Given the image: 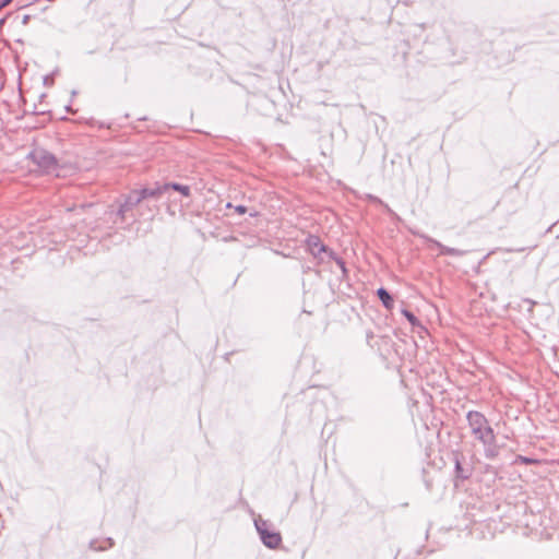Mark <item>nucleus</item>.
<instances>
[{
	"instance_id": "obj_11",
	"label": "nucleus",
	"mask_w": 559,
	"mask_h": 559,
	"mask_svg": "<svg viewBox=\"0 0 559 559\" xmlns=\"http://www.w3.org/2000/svg\"><path fill=\"white\" fill-rule=\"evenodd\" d=\"M11 2H12V0H1L0 1V10H2L7 5H9Z\"/></svg>"
},
{
	"instance_id": "obj_10",
	"label": "nucleus",
	"mask_w": 559,
	"mask_h": 559,
	"mask_svg": "<svg viewBox=\"0 0 559 559\" xmlns=\"http://www.w3.org/2000/svg\"><path fill=\"white\" fill-rule=\"evenodd\" d=\"M403 314L405 316V318L408 320V322L413 325L417 324L418 323V320L417 318L414 316V313H412L411 311L408 310H403Z\"/></svg>"
},
{
	"instance_id": "obj_2",
	"label": "nucleus",
	"mask_w": 559,
	"mask_h": 559,
	"mask_svg": "<svg viewBox=\"0 0 559 559\" xmlns=\"http://www.w3.org/2000/svg\"><path fill=\"white\" fill-rule=\"evenodd\" d=\"M167 190H169V185H156L153 188H143L141 190L131 192L126 198L124 202L119 205V209L116 212L117 218H119L120 222L123 223L126 213L128 211H131L142 200L148 198L157 199Z\"/></svg>"
},
{
	"instance_id": "obj_4",
	"label": "nucleus",
	"mask_w": 559,
	"mask_h": 559,
	"mask_svg": "<svg viewBox=\"0 0 559 559\" xmlns=\"http://www.w3.org/2000/svg\"><path fill=\"white\" fill-rule=\"evenodd\" d=\"M28 156L44 173L58 175V160L50 152L37 147Z\"/></svg>"
},
{
	"instance_id": "obj_5",
	"label": "nucleus",
	"mask_w": 559,
	"mask_h": 559,
	"mask_svg": "<svg viewBox=\"0 0 559 559\" xmlns=\"http://www.w3.org/2000/svg\"><path fill=\"white\" fill-rule=\"evenodd\" d=\"M307 248L313 257H319L325 251V246L321 242L320 238L314 235H310L306 240Z\"/></svg>"
},
{
	"instance_id": "obj_9",
	"label": "nucleus",
	"mask_w": 559,
	"mask_h": 559,
	"mask_svg": "<svg viewBox=\"0 0 559 559\" xmlns=\"http://www.w3.org/2000/svg\"><path fill=\"white\" fill-rule=\"evenodd\" d=\"M169 185V189H174L175 191H178L180 194H182L183 197H190V187L189 186H185V185H180V183H168Z\"/></svg>"
},
{
	"instance_id": "obj_13",
	"label": "nucleus",
	"mask_w": 559,
	"mask_h": 559,
	"mask_svg": "<svg viewBox=\"0 0 559 559\" xmlns=\"http://www.w3.org/2000/svg\"><path fill=\"white\" fill-rule=\"evenodd\" d=\"M236 211H237L239 214H245V213H246V211H247V209H246V206H243V205H238V206L236 207Z\"/></svg>"
},
{
	"instance_id": "obj_17",
	"label": "nucleus",
	"mask_w": 559,
	"mask_h": 559,
	"mask_svg": "<svg viewBox=\"0 0 559 559\" xmlns=\"http://www.w3.org/2000/svg\"><path fill=\"white\" fill-rule=\"evenodd\" d=\"M5 20L4 19H1L0 20V27L4 24Z\"/></svg>"
},
{
	"instance_id": "obj_14",
	"label": "nucleus",
	"mask_w": 559,
	"mask_h": 559,
	"mask_svg": "<svg viewBox=\"0 0 559 559\" xmlns=\"http://www.w3.org/2000/svg\"><path fill=\"white\" fill-rule=\"evenodd\" d=\"M106 542H107V548H109V547H111V546H112L111 538L107 537V538H106Z\"/></svg>"
},
{
	"instance_id": "obj_7",
	"label": "nucleus",
	"mask_w": 559,
	"mask_h": 559,
	"mask_svg": "<svg viewBox=\"0 0 559 559\" xmlns=\"http://www.w3.org/2000/svg\"><path fill=\"white\" fill-rule=\"evenodd\" d=\"M377 295L386 309L393 308V299L384 288H379Z\"/></svg>"
},
{
	"instance_id": "obj_8",
	"label": "nucleus",
	"mask_w": 559,
	"mask_h": 559,
	"mask_svg": "<svg viewBox=\"0 0 559 559\" xmlns=\"http://www.w3.org/2000/svg\"><path fill=\"white\" fill-rule=\"evenodd\" d=\"M471 476V472L468 469H465L459 457L455 459V478L456 479H461V480H465L467 479L468 477Z\"/></svg>"
},
{
	"instance_id": "obj_16",
	"label": "nucleus",
	"mask_w": 559,
	"mask_h": 559,
	"mask_svg": "<svg viewBox=\"0 0 559 559\" xmlns=\"http://www.w3.org/2000/svg\"><path fill=\"white\" fill-rule=\"evenodd\" d=\"M27 21H28V16H27V15H25V16H24V19H23V23H24V24H26V23H27Z\"/></svg>"
},
{
	"instance_id": "obj_6",
	"label": "nucleus",
	"mask_w": 559,
	"mask_h": 559,
	"mask_svg": "<svg viewBox=\"0 0 559 559\" xmlns=\"http://www.w3.org/2000/svg\"><path fill=\"white\" fill-rule=\"evenodd\" d=\"M432 243L440 250V254H443V255L462 257L466 253V251H464V250L444 246L437 240H432Z\"/></svg>"
},
{
	"instance_id": "obj_3",
	"label": "nucleus",
	"mask_w": 559,
	"mask_h": 559,
	"mask_svg": "<svg viewBox=\"0 0 559 559\" xmlns=\"http://www.w3.org/2000/svg\"><path fill=\"white\" fill-rule=\"evenodd\" d=\"M254 526L263 545L270 549H276L282 544L281 533L272 528V523L261 516L254 519Z\"/></svg>"
},
{
	"instance_id": "obj_1",
	"label": "nucleus",
	"mask_w": 559,
	"mask_h": 559,
	"mask_svg": "<svg viewBox=\"0 0 559 559\" xmlns=\"http://www.w3.org/2000/svg\"><path fill=\"white\" fill-rule=\"evenodd\" d=\"M466 420L473 437L484 447L485 456L495 459L499 454L496 433L484 414L477 411H469Z\"/></svg>"
},
{
	"instance_id": "obj_12",
	"label": "nucleus",
	"mask_w": 559,
	"mask_h": 559,
	"mask_svg": "<svg viewBox=\"0 0 559 559\" xmlns=\"http://www.w3.org/2000/svg\"><path fill=\"white\" fill-rule=\"evenodd\" d=\"M519 461L525 463V464H530L533 462V460L528 459V457H525V456H519L518 457Z\"/></svg>"
},
{
	"instance_id": "obj_15",
	"label": "nucleus",
	"mask_w": 559,
	"mask_h": 559,
	"mask_svg": "<svg viewBox=\"0 0 559 559\" xmlns=\"http://www.w3.org/2000/svg\"><path fill=\"white\" fill-rule=\"evenodd\" d=\"M91 547L96 549V550H103V547L99 546V547H94V542L91 543Z\"/></svg>"
}]
</instances>
